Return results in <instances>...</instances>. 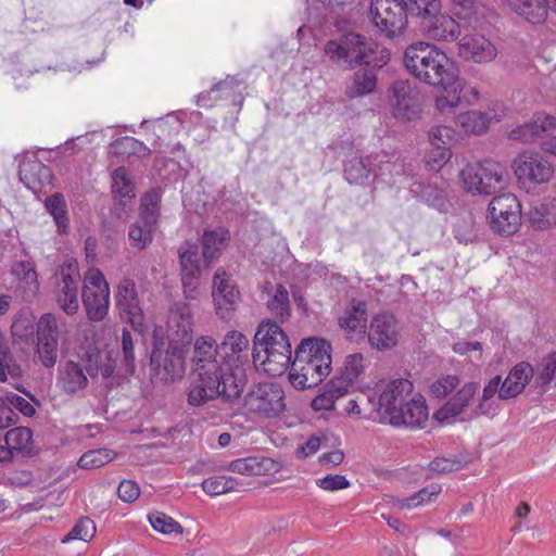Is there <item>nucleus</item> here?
Returning <instances> with one entry per match:
<instances>
[{"mask_svg": "<svg viewBox=\"0 0 556 556\" xmlns=\"http://www.w3.org/2000/svg\"><path fill=\"white\" fill-rule=\"evenodd\" d=\"M155 227V225L138 218L129 227L128 239L130 245L139 251L147 249L153 241Z\"/></svg>", "mask_w": 556, "mask_h": 556, "instance_id": "nucleus-44", "label": "nucleus"}, {"mask_svg": "<svg viewBox=\"0 0 556 556\" xmlns=\"http://www.w3.org/2000/svg\"><path fill=\"white\" fill-rule=\"evenodd\" d=\"M556 132V118L545 114H536L534 118L513 129L509 138L521 142H532Z\"/></svg>", "mask_w": 556, "mask_h": 556, "instance_id": "nucleus-25", "label": "nucleus"}, {"mask_svg": "<svg viewBox=\"0 0 556 556\" xmlns=\"http://www.w3.org/2000/svg\"><path fill=\"white\" fill-rule=\"evenodd\" d=\"M192 313L187 303L177 302L167 317V338L170 342L190 344L192 338Z\"/></svg>", "mask_w": 556, "mask_h": 556, "instance_id": "nucleus-18", "label": "nucleus"}, {"mask_svg": "<svg viewBox=\"0 0 556 556\" xmlns=\"http://www.w3.org/2000/svg\"><path fill=\"white\" fill-rule=\"evenodd\" d=\"M239 485L240 483L236 478L226 476H212L202 482L203 491L211 496L237 491Z\"/></svg>", "mask_w": 556, "mask_h": 556, "instance_id": "nucleus-45", "label": "nucleus"}, {"mask_svg": "<svg viewBox=\"0 0 556 556\" xmlns=\"http://www.w3.org/2000/svg\"><path fill=\"white\" fill-rule=\"evenodd\" d=\"M374 172L371 156H353L344 165V176L350 184L364 185Z\"/></svg>", "mask_w": 556, "mask_h": 556, "instance_id": "nucleus-40", "label": "nucleus"}, {"mask_svg": "<svg viewBox=\"0 0 556 556\" xmlns=\"http://www.w3.org/2000/svg\"><path fill=\"white\" fill-rule=\"evenodd\" d=\"M291 343L288 336L277 323L263 320L253 341L252 358L255 368L269 376H280L291 364Z\"/></svg>", "mask_w": 556, "mask_h": 556, "instance_id": "nucleus-4", "label": "nucleus"}, {"mask_svg": "<svg viewBox=\"0 0 556 556\" xmlns=\"http://www.w3.org/2000/svg\"><path fill=\"white\" fill-rule=\"evenodd\" d=\"M458 384V377L455 375H448L434 381L430 387V391L438 399L445 397L447 394L453 392Z\"/></svg>", "mask_w": 556, "mask_h": 556, "instance_id": "nucleus-62", "label": "nucleus"}, {"mask_svg": "<svg viewBox=\"0 0 556 556\" xmlns=\"http://www.w3.org/2000/svg\"><path fill=\"white\" fill-rule=\"evenodd\" d=\"M339 326L351 340L364 337L367 329V304L353 300L351 306L340 316Z\"/></svg>", "mask_w": 556, "mask_h": 556, "instance_id": "nucleus-26", "label": "nucleus"}, {"mask_svg": "<svg viewBox=\"0 0 556 556\" xmlns=\"http://www.w3.org/2000/svg\"><path fill=\"white\" fill-rule=\"evenodd\" d=\"M458 53L467 60L478 64L495 60L497 49L494 43L480 34L465 35L458 41Z\"/></svg>", "mask_w": 556, "mask_h": 556, "instance_id": "nucleus-20", "label": "nucleus"}, {"mask_svg": "<svg viewBox=\"0 0 556 556\" xmlns=\"http://www.w3.org/2000/svg\"><path fill=\"white\" fill-rule=\"evenodd\" d=\"M4 442L10 446L14 456L27 455L31 452L33 432L27 427H15L7 431Z\"/></svg>", "mask_w": 556, "mask_h": 556, "instance_id": "nucleus-41", "label": "nucleus"}, {"mask_svg": "<svg viewBox=\"0 0 556 556\" xmlns=\"http://www.w3.org/2000/svg\"><path fill=\"white\" fill-rule=\"evenodd\" d=\"M212 296L217 316L222 320H230L241 301V294L231 274L223 267H218L213 276Z\"/></svg>", "mask_w": 556, "mask_h": 556, "instance_id": "nucleus-11", "label": "nucleus"}, {"mask_svg": "<svg viewBox=\"0 0 556 556\" xmlns=\"http://www.w3.org/2000/svg\"><path fill=\"white\" fill-rule=\"evenodd\" d=\"M224 364L220 358L219 346L214 338L202 336L198 338L193 346L192 371L206 368L208 365Z\"/></svg>", "mask_w": 556, "mask_h": 556, "instance_id": "nucleus-31", "label": "nucleus"}, {"mask_svg": "<svg viewBox=\"0 0 556 556\" xmlns=\"http://www.w3.org/2000/svg\"><path fill=\"white\" fill-rule=\"evenodd\" d=\"M441 489L438 485H430L420 491L416 492L414 495L403 498L400 502L401 508H413L425 503L432 501L440 493Z\"/></svg>", "mask_w": 556, "mask_h": 556, "instance_id": "nucleus-60", "label": "nucleus"}, {"mask_svg": "<svg viewBox=\"0 0 556 556\" xmlns=\"http://www.w3.org/2000/svg\"><path fill=\"white\" fill-rule=\"evenodd\" d=\"M165 353L154 350L151 354V364H156L164 371L165 380L180 378L186 369L188 344L168 341Z\"/></svg>", "mask_w": 556, "mask_h": 556, "instance_id": "nucleus-16", "label": "nucleus"}, {"mask_svg": "<svg viewBox=\"0 0 556 556\" xmlns=\"http://www.w3.org/2000/svg\"><path fill=\"white\" fill-rule=\"evenodd\" d=\"M13 273L29 288L30 291L35 292L38 289L37 271L33 262L21 261L15 263Z\"/></svg>", "mask_w": 556, "mask_h": 556, "instance_id": "nucleus-56", "label": "nucleus"}, {"mask_svg": "<svg viewBox=\"0 0 556 556\" xmlns=\"http://www.w3.org/2000/svg\"><path fill=\"white\" fill-rule=\"evenodd\" d=\"M556 372V355L549 354L542 358L536 368L535 383L538 386H546L552 382Z\"/></svg>", "mask_w": 556, "mask_h": 556, "instance_id": "nucleus-59", "label": "nucleus"}, {"mask_svg": "<svg viewBox=\"0 0 556 556\" xmlns=\"http://www.w3.org/2000/svg\"><path fill=\"white\" fill-rule=\"evenodd\" d=\"M227 469L245 476H265L274 473L278 469V464L268 457L249 456L232 460Z\"/></svg>", "mask_w": 556, "mask_h": 556, "instance_id": "nucleus-30", "label": "nucleus"}, {"mask_svg": "<svg viewBox=\"0 0 556 556\" xmlns=\"http://www.w3.org/2000/svg\"><path fill=\"white\" fill-rule=\"evenodd\" d=\"M491 229L501 236L516 233L521 225V205L516 195L504 193L492 199L488 207Z\"/></svg>", "mask_w": 556, "mask_h": 556, "instance_id": "nucleus-8", "label": "nucleus"}, {"mask_svg": "<svg viewBox=\"0 0 556 556\" xmlns=\"http://www.w3.org/2000/svg\"><path fill=\"white\" fill-rule=\"evenodd\" d=\"M388 104L395 118L414 121L420 113L417 91L406 80H396L390 86Z\"/></svg>", "mask_w": 556, "mask_h": 556, "instance_id": "nucleus-13", "label": "nucleus"}, {"mask_svg": "<svg viewBox=\"0 0 556 556\" xmlns=\"http://www.w3.org/2000/svg\"><path fill=\"white\" fill-rule=\"evenodd\" d=\"M331 346L324 339L307 338L296 346L289 381L298 390L318 386L331 370Z\"/></svg>", "mask_w": 556, "mask_h": 556, "instance_id": "nucleus-3", "label": "nucleus"}, {"mask_svg": "<svg viewBox=\"0 0 556 556\" xmlns=\"http://www.w3.org/2000/svg\"><path fill=\"white\" fill-rule=\"evenodd\" d=\"M422 34L432 40L451 42L456 40L459 35V26L450 15L435 13L429 14L421 20Z\"/></svg>", "mask_w": 556, "mask_h": 556, "instance_id": "nucleus-23", "label": "nucleus"}, {"mask_svg": "<svg viewBox=\"0 0 556 556\" xmlns=\"http://www.w3.org/2000/svg\"><path fill=\"white\" fill-rule=\"evenodd\" d=\"M81 299L90 320L101 321L105 318L110 306V287L99 269L91 268L86 273Z\"/></svg>", "mask_w": 556, "mask_h": 556, "instance_id": "nucleus-9", "label": "nucleus"}, {"mask_svg": "<svg viewBox=\"0 0 556 556\" xmlns=\"http://www.w3.org/2000/svg\"><path fill=\"white\" fill-rule=\"evenodd\" d=\"M61 280L56 285V302L67 315H74L79 308V270L76 264L67 263L61 267Z\"/></svg>", "mask_w": 556, "mask_h": 556, "instance_id": "nucleus-15", "label": "nucleus"}, {"mask_svg": "<svg viewBox=\"0 0 556 556\" xmlns=\"http://www.w3.org/2000/svg\"><path fill=\"white\" fill-rule=\"evenodd\" d=\"M377 389L382 406V419L388 421L414 394L413 383L403 378L380 382Z\"/></svg>", "mask_w": 556, "mask_h": 556, "instance_id": "nucleus-14", "label": "nucleus"}, {"mask_svg": "<svg viewBox=\"0 0 556 556\" xmlns=\"http://www.w3.org/2000/svg\"><path fill=\"white\" fill-rule=\"evenodd\" d=\"M112 192L121 200L135 198L134 184L124 166L116 168L112 174Z\"/></svg>", "mask_w": 556, "mask_h": 556, "instance_id": "nucleus-47", "label": "nucleus"}, {"mask_svg": "<svg viewBox=\"0 0 556 556\" xmlns=\"http://www.w3.org/2000/svg\"><path fill=\"white\" fill-rule=\"evenodd\" d=\"M46 207L51 213L54 222L61 232H66L68 228V217L66 214V204L64 198L55 193L46 202Z\"/></svg>", "mask_w": 556, "mask_h": 556, "instance_id": "nucleus-49", "label": "nucleus"}, {"mask_svg": "<svg viewBox=\"0 0 556 556\" xmlns=\"http://www.w3.org/2000/svg\"><path fill=\"white\" fill-rule=\"evenodd\" d=\"M369 13L374 25L388 38L405 30L409 15L402 0H372Z\"/></svg>", "mask_w": 556, "mask_h": 556, "instance_id": "nucleus-10", "label": "nucleus"}, {"mask_svg": "<svg viewBox=\"0 0 556 556\" xmlns=\"http://www.w3.org/2000/svg\"><path fill=\"white\" fill-rule=\"evenodd\" d=\"M501 114L494 112L467 111L456 117V124L467 134L481 135L485 132L490 123L500 121Z\"/></svg>", "mask_w": 556, "mask_h": 556, "instance_id": "nucleus-34", "label": "nucleus"}, {"mask_svg": "<svg viewBox=\"0 0 556 556\" xmlns=\"http://www.w3.org/2000/svg\"><path fill=\"white\" fill-rule=\"evenodd\" d=\"M352 76L350 85L346 87V96L351 99L363 97L375 91L377 87V74L375 66L364 64Z\"/></svg>", "mask_w": 556, "mask_h": 556, "instance_id": "nucleus-35", "label": "nucleus"}, {"mask_svg": "<svg viewBox=\"0 0 556 556\" xmlns=\"http://www.w3.org/2000/svg\"><path fill=\"white\" fill-rule=\"evenodd\" d=\"M115 298L121 318L129 323L136 330L141 327L143 315L139 305L135 282L128 278L123 279L117 286Z\"/></svg>", "mask_w": 556, "mask_h": 556, "instance_id": "nucleus-17", "label": "nucleus"}, {"mask_svg": "<svg viewBox=\"0 0 556 556\" xmlns=\"http://www.w3.org/2000/svg\"><path fill=\"white\" fill-rule=\"evenodd\" d=\"M431 146H447L451 148L455 141V131L452 127L441 125L431 129L429 132Z\"/></svg>", "mask_w": 556, "mask_h": 556, "instance_id": "nucleus-61", "label": "nucleus"}, {"mask_svg": "<svg viewBox=\"0 0 556 556\" xmlns=\"http://www.w3.org/2000/svg\"><path fill=\"white\" fill-rule=\"evenodd\" d=\"M317 486L325 491L333 492L345 489L350 485L349 480L341 475H328L316 480Z\"/></svg>", "mask_w": 556, "mask_h": 556, "instance_id": "nucleus-63", "label": "nucleus"}, {"mask_svg": "<svg viewBox=\"0 0 556 556\" xmlns=\"http://www.w3.org/2000/svg\"><path fill=\"white\" fill-rule=\"evenodd\" d=\"M408 14L421 20L441 11L440 0H402Z\"/></svg>", "mask_w": 556, "mask_h": 556, "instance_id": "nucleus-51", "label": "nucleus"}, {"mask_svg": "<svg viewBox=\"0 0 556 556\" xmlns=\"http://www.w3.org/2000/svg\"><path fill=\"white\" fill-rule=\"evenodd\" d=\"M218 346L223 363L230 368H239L248 362L250 342L242 332L228 331Z\"/></svg>", "mask_w": 556, "mask_h": 556, "instance_id": "nucleus-21", "label": "nucleus"}, {"mask_svg": "<svg viewBox=\"0 0 556 556\" xmlns=\"http://www.w3.org/2000/svg\"><path fill=\"white\" fill-rule=\"evenodd\" d=\"M480 175L484 179V187L482 189L484 194H491L504 187L506 169L502 164L493 160H484L480 163Z\"/></svg>", "mask_w": 556, "mask_h": 556, "instance_id": "nucleus-38", "label": "nucleus"}, {"mask_svg": "<svg viewBox=\"0 0 556 556\" xmlns=\"http://www.w3.org/2000/svg\"><path fill=\"white\" fill-rule=\"evenodd\" d=\"M534 376L533 367L527 363L521 362L515 365L507 377L503 380V389L501 392V400H510L518 396L530 382Z\"/></svg>", "mask_w": 556, "mask_h": 556, "instance_id": "nucleus-27", "label": "nucleus"}, {"mask_svg": "<svg viewBox=\"0 0 556 556\" xmlns=\"http://www.w3.org/2000/svg\"><path fill=\"white\" fill-rule=\"evenodd\" d=\"M428 415L425 399L420 394L414 393L388 422L395 427L422 428L428 420Z\"/></svg>", "mask_w": 556, "mask_h": 556, "instance_id": "nucleus-24", "label": "nucleus"}, {"mask_svg": "<svg viewBox=\"0 0 556 556\" xmlns=\"http://www.w3.org/2000/svg\"><path fill=\"white\" fill-rule=\"evenodd\" d=\"M262 291L268 293L266 307L269 313L281 323L288 320L291 316L288 290L282 285H277L274 289L271 282H266Z\"/></svg>", "mask_w": 556, "mask_h": 556, "instance_id": "nucleus-32", "label": "nucleus"}, {"mask_svg": "<svg viewBox=\"0 0 556 556\" xmlns=\"http://www.w3.org/2000/svg\"><path fill=\"white\" fill-rule=\"evenodd\" d=\"M96 533L94 522L88 518H80L72 530L61 540L62 543H67L73 540H81L85 542L90 541Z\"/></svg>", "mask_w": 556, "mask_h": 556, "instance_id": "nucleus-52", "label": "nucleus"}, {"mask_svg": "<svg viewBox=\"0 0 556 556\" xmlns=\"http://www.w3.org/2000/svg\"><path fill=\"white\" fill-rule=\"evenodd\" d=\"M20 178L33 192H40L51 184V169L38 160L28 161L20 167Z\"/></svg>", "mask_w": 556, "mask_h": 556, "instance_id": "nucleus-29", "label": "nucleus"}, {"mask_svg": "<svg viewBox=\"0 0 556 556\" xmlns=\"http://www.w3.org/2000/svg\"><path fill=\"white\" fill-rule=\"evenodd\" d=\"M193 375L194 380L187 390V403L191 407H201L217 399L230 403L243 391V380L226 364L208 365L194 370Z\"/></svg>", "mask_w": 556, "mask_h": 556, "instance_id": "nucleus-2", "label": "nucleus"}, {"mask_svg": "<svg viewBox=\"0 0 556 556\" xmlns=\"http://www.w3.org/2000/svg\"><path fill=\"white\" fill-rule=\"evenodd\" d=\"M477 390L478 383H465L451 400H448L440 409L434 413V417L439 421H447L450 418L460 415L473 400Z\"/></svg>", "mask_w": 556, "mask_h": 556, "instance_id": "nucleus-28", "label": "nucleus"}, {"mask_svg": "<svg viewBox=\"0 0 556 556\" xmlns=\"http://www.w3.org/2000/svg\"><path fill=\"white\" fill-rule=\"evenodd\" d=\"M118 497L125 503L135 502L140 495L138 484L132 480H124L117 488Z\"/></svg>", "mask_w": 556, "mask_h": 556, "instance_id": "nucleus-64", "label": "nucleus"}, {"mask_svg": "<svg viewBox=\"0 0 556 556\" xmlns=\"http://www.w3.org/2000/svg\"><path fill=\"white\" fill-rule=\"evenodd\" d=\"M403 63L416 79L441 89L435 97L438 111L452 113L459 106L464 84L445 52L428 42L417 41L405 49Z\"/></svg>", "mask_w": 556, "mask_h": 556, "instance_id": "nucleus-1", "label": "nucleus"}, {"mask_svg": "<svg viewBox=\"0 0 556 556\" xmlns=\"http://www.w3.org/2000/svg\"><path fill=\"white\" fill-rule=\"evenodd\" d=\"M243 407L257 419L277 417L286 408L285 392L278 383H258L244 396Z\"/></svg>", "mask_w": 556, "mask_h": 556, "instance_id": "nucleus-6", "label": "nucleus"}, {"mask_svg": "<svg viewBox=\"0 0 556 556\" xmlns=\"http://www.w3.org/2000/svg\"><path fill=\"white\" fill-rule=\"evenodd\" d=\"M451 10L459 20L469 23L476 22L480 14V5L475 0H451Z\"/></svg>", "mask_w": 556, "mask_h": 556, "instance_id": "nucleus-53", "label": "nucleus"}, {"mask_svg": "<svg viewBox=\"0 0 556 556\" xmlns=\"http://www.w3.org/2000/svg\"><path fill=\"white\" fill-rule=\"evenodd\" d=\"M230 239L229 231L224 227L205 230L202 236V254L204 262L210 266L215 262L226 248Z\"/></svg>", "mask_w": 556, "mask_h": 556, "instance_id": "nucleus-33", "label": "nucleus"}, {"mask_svg": "<svg viewBox=\"0 0 556 556\" xmlns=\"http://www.w3.org/2000/svg\"><path fill=\"white\" fill-rule=\"evenodd\" d=\"M365 369L364 365V356L361 353L350 354L345 357L343 362V366L341 369V375L339 377H333L334 381L343 382L344 389H350L353 387L354 382L358 379V377L363 374Z\"/></svg>", "mask_w": 556, "mask_h": 556, "instance_id": "nucleus-42", "label": "nucleus"}, {"mask_svg": "<svg viewBox=\"0 0 556 556\" xmlns=\"http://www.w3.org/2000/svg\"><path fill=\"white\" fill-rule=\"evenodd\" d=\"M180 274L187 276L201 275V260L195 243L185 242L178 248Z\"/></svg>", "mask_w": 556, "mask_h": 556, "instance_id": "nucleus-43", "label": "nucleus"}, {"mask_svg": "<svg viewBox=\"0 0 556 556\" xmlns=\"http://www.w3.org/2000/svg\"><path fill=\"white\" fill-rule=\"evenodd\" d=\"M370 50L366 37L353 31L329 40L324 48L325 54L332 63L346 68L368 64Z\"/></svg>", "mask_w": 556, "mask_h": 556, "instance_id": "nucleus-5", "label": "nucleus"}, {"mask_svg": "<svg viewBox=\"0 0 556 556\" xmlns=\"http://www.w3.org/2000/svg\"><path fill=\"white\" fill-rule=\"evenodd\" d=\"M503 388L501 376L497 375L491 378L483 388L481 399L475 409V415L494 416L498 410L494 396L497 394L498 400H501Z\"/></svg>", "mask_w": 556, "mask_h": 556, "instance_id": "nucleus-37", "label": "nucleus"}, {"mask_svg": "<svg viewBox=\"0 0 556 556\" xmlns=\"http://www.w3.org/2000/svg\"><path fill=\"white\" fill-rule=\"evenodd\" d=\"M481 167L480 163L472 165L468 164L466 165L459 173V178L463 184V187L473 194H484L482 191L484 184H483V177L480 175Z\"/></svg>", "mask_w": 556, "mask_h": 556, "instance_id": "nucleus-48", "label": "nucleus"}, {"mask_svg": "<svg viewBox=\"0 0 556 556\" xmlns=\"http://www.w3.org/2000/svg\"><path fill=\"white\" fill-rule=\"evenodd\" d=\"M161 207V193L159 190H151L143 194L140 204L139 219L157 225Z\"/></svg>", "mask_w": 556, "mask_h": 556, "instance_id": "nucleus-46", "label": "nucleus"}, {"mask_svg": "<svg viewBox=\"0 0 556 556\" xmlns=\"http://www.w3.org/2000/svg\"><path fill=\"white\" fill-rule=\"evenodd\" d=\"M343 382L330 379L324 387L323 391L312 401L314 410H331L334 408L336 401L348 394Z\"/></svg>", "mask_w": 556, "mask_h": 556, "instance_id": "nucleus-39", "label": "nucleus"}, {"mask_svg": "<svg viewBox=\"0 0 556 556\" xmlns=\"http://www.w3.org/2000/svg\"><path fill=\"white\" fill-rule=\"evenodd\" d=\"M113 452L106 448L91 450L84 453L77 465L83 469H96L113 459Z\"/></svg>", "mask_w": 556, "mask_h": 556, "instance_id": "nucleus-50", "label": "nucleus"}, {"mask_svg": "<svg viewBox=\"0 0 556 556\" xmlns=\"http://www.w3.org/2000/svg\"><path fill=\"white\" fill-rule=\"evenodd\" d=\"M511 11L531 24H542L547 17L545 0H503Z\"/></svg>", "mask_w": 556, "mask_h": 556, "instance_id": "nucleus-36", "label": "nucleus"}, {"mask_svg": "<svg viewBox=\"0 0 556 556\" xmlns=\"http://www.w3.org/2000/svg\"><path fill=\"white\" fill-rule=\"evenodd\" d=\"M66 321L51 313L43 314L37 323L36 357L46 368H53L59 357V340L67 333Z\"/></svg>", "mask_w": 556, "mask_h": 556, "instance_id": "nucleus-7", "label": "nucleus"}, {"mask_svg": "<svg viewBox=\"0 0 556 556\" xmlns=\"http://www.w3.org/2000/svg\"><path fill=\"white\" fill-rule=\"evenodd\" d=\"M515 175L519 181L544 184L553 177V166L549 161L539 152H522L513 163Z\"/></svg>", "mask_w": 556, "mask_h": 556, "instance_id": "nucleus-12", "label": "nucleus"}, {"mask_svg": "<svg viewBox=\"0 0 556 556\" xmlns=\"http://www.w3.org/2000/svg\"><path fill=\"white\" fill-rule=\"evenodd\" d=\"M359 404L363 417L374 418L379 415L382 418V406H380V396L378 389L359 393Z\"/></svg>", "mask_w": 556, "mask_h": 556, "instance_id": "nucleus-55", "label": "nucleus"}, {"mask_svg": "<svg viewBox=\"0 0 556 556\" xmlns=\"http://www.w3.org/2000/svg\"><path fill=\"white\" fill-rule=\"evenodd\" d=\"M121 341L123 352L122 363L126 369V372L134 374L136 370V357L134 352V337L131 332L127 329H123Z\"/></svg>", "mask_w": 556, "mask_h": 556, "instance_id": "nucleus-57", "label": "nucleus"}, {"mask_svg": "<svg viewBox=\"0 0 556 556\" xmlns=\"http://www.w3.org/2000/svg\"><path fill=\"white\" fill-rule=\"evenodd\" d=\"M89 380L81 364L65 361L58 368L56 387L67 395H79L88 387Z\"/></svg>", "mask_w": 556, "mask_h": 556, "instance_id": "nucleus-22", "label": "nucleus"}, {"mask_svg": "<svg viewBox=\"0 0 556 556\" xmlns=\"http://www.w3.org/2000/svg\"><path fill=\"white\" fill-rule=\"evenodd\" d=\"M8 375L17 376L18 368L12 364V355L4 336L0 331V381H5Z\"/></svg>", "mask_w": 556, "mask_h": 556, "instance_id": "nucleus-58", "label": "nucleus"}, {"mask_svg": "<svg viewBox=\"0 0 556 556\" xmlns=\"http://www.w3.org/2000/svg\"><path fill=\"white\" fill-rule=\"evenodd\" d=\"M370 345L377 350H389L399 341L397 321L391 314H378L370 323L368 331Z\"/></svg>", "mask_w": 556, "mask_h": 556, "instance_id": "nucleus-19", "label": "nucleus"}, {"mask_svg": "<svg viewBox=\"0 0 556 556\" xmlns=\"http://www.w3.org/2000/svg\"><path fill=\"white\" fill-rule=\"evenodd\" d=\"M149 521L155 531L163 534L182 533L180 523L164 513L156 511L150 514Z\"/></svg>", "mask_w": 556, "mask_h": 556, "instance_id": "nucleus-54", "label": "nucleus"}]
</instances>
